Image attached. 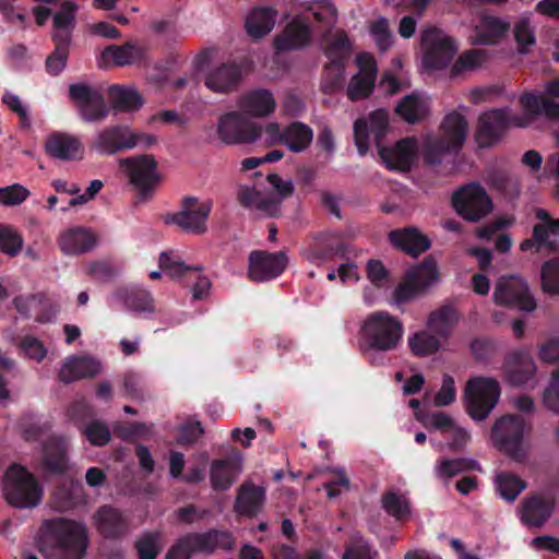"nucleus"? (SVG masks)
I'll use <instances>...</instances> for the list:
<instances>
[{"instance_id": "8", "label": "nucleus", "mask_w": 559, "mask_h": 559, "mask_svg": "<svg viewBox=\"0 0 559 559\" xmlns=\"http://www.w3.org/2000/svg\"><path fill=\"white\" fill-rule=\"evenodd\" d=\"M499 382L489 377L471 378L465 385L463 399L467 414L477 421L488 417L500 399Z\"/></svg>"}, {"instance_id": "36", "label": "nucleus", "mask_w": 559, "mask_h": 559, "mask_svg": "<svg viewBox=\"0 0 559 559\" xmlns=\"http://www.w3.org/2000/svg\"><path fill=\"white\" fill-rule=\"evenodd\" d=\"M276 11L271 8H255L246 17L247 33L255 39L266 36L274 28Z\"/></svg>"}, {"instance_id": "62", "label": "nucleus", "mask_w": 559, "mask_h": 559, "mask_svg": "<svg viewBox=\"0 0 559 559\" xmlns=\"http://www.w3.org/2000/svg\"><path fill=\"white\" fill-rule=\"evenodd\" d=\"M493 485L497 489H526L527 483L515 472L499 469L495 473Z\"/></svg>"}, {"instance_id": "47", "label": "nucleus", "mask_w": 559, "mask_h": 559, "mask_svg": "<svg viewBox=\"0 0 559 559\" xmlns=\"http://www.w3.org/2000/svg\"><path fill=\"white\" fill-rule=\"evenodd\" d=\"M334 239L330 234L316 237L306 251L307 259L312 263H321L332 258L336 253L333 246Z\"/></svg>"}, {"instance_id": "59", "label": "nucleus", "mask_w": 559, "mask_h": 559, "mask_svg": "<svg viewBox=\"0 0 559 559\" xmlns=\"http://www.w3.org/2000/svg\"><path fill=\"white\" fill-rule=\"evenodd\" d=\"M29 194L31 192L26 187L13 183L0 188V203L5 206H16L22 204Z\"/></svg>"}, {"instance_id": "64", "label": "nucleus", "mask_w": 559, "mask_h": 559, "mask_svg": "<svg viewBox=\"0 0 559 559\" xmlns=\"http://www.w3.org/2000/svg\"><path fill=\"white\" fill-rule=\"evenodd\" d=\"M198 552L191 534H187L179 538L168 550L166 559H189L193 554Z\"/></svg>"}, {"instance_id": "18", "label": "nucleus", "mask_w": 559, "mask_h": 559, "mask_svg": "<svg viewBox=\"0 0 559 559\" xmlns=\"http://www.w3.org/2000/svg\"><path fill=\"white\" fill-rule=\"evenodd\" d=\"M555 498L550 491H532L523 499L519 508V516L525 526L540 527L551 516Z\"/></svg>"}, {"instance_id": "10", "label": "nucleus", "mask_w": 559, "mask_h": 559, "mask_svg": "<svg viewBox=\"0 0 559 559\" xmlns=\"http://www.w3.org/2000/svg\"><path fill=\"white\" fill-rule=\"evenodd\" d=\"M525 118H515L511 109H490L478 118L476 141L479 146L488 147L497 143L509 128H525Z\"/></svg>"}, {"instance_id": "24", "label": "nucleus", "mask_w": 559, "mask_h": 559, "mask_svg": "<svg viewBox=\"0 0 559 559\" xmlns=\"http://www.w3.org/2000/svg\"><path fill=\"white\" fill-rule=\"evenodd\" d=\"M243 468V455L238 450L229 451L225 457L211 464L210 477L213 486L227 488L240 476Z\"/></svg>"}, {"instance_id": "26", "label": "nucleus", "mask_w": 559, "mask_h": 559, "mask_svg": "<svg viewBox=\"0 0 559 559\" xmlns=\"http://www.w3.org/2000/svg\"><path fill=\"white\" fill-rule=\"evenodd\" d=\"M241 68L235 61H227L213 67L204 78L205 86L215 93H229L234 91L241 80Z\"/></svg>"}, {"instance_id": "58", "label": "nucleus", "mask_w": 559, "mask_h": 559, "mask_svg": "<svg viewBox=\"0 0 559 559\" xmlns=\"http://www.w3.org/2000/svg\"><path fill=\"white\" fill-rule=\"evenodd\" d=\"M542 286L546 294L559 295V260L546 262L542 269Z\"/></svg>"}, {"instance_id": "39", "label": "nucleus", "mask_w": 559, "mask_h": 559, "mask_svg": "<svg viewBox=\"0 0 559 559\" xmlns=\"http://www.w3.org/2000/svg\"><path fill=\"white\" fill-rule=\"evenodd\" d=\"M512 34L518 51L526 55L536 44V29L532 16L523 14L513 22Z\"/></svg>"}, {"instance_id": "22", "label": "nucleus", "mask_w": 559, "mask_h": 559, "mask_svg": "<svg viewBox=\"0 0 559 559\" xmlns=\"http://www.w3.org/2000/svg\"><path fill=\"white\" fill-rule=\"evenodd\" d=\"M102 362L91 355H70L62 361L58 378L71 383L86 378H94L102 372Z\"/></svg>"}, {"instance_id": "13", "label": "nucleus", "mask_w": 559, "mask_h": 559, "mask_svg": "<svg viewBox=\"0 0 559 559\" xmlns=\"http://www.w3.org/2000/svg\"><path fill=\"white\" fill-rule=\"evenodd\" d=\"M217 135L228 145L253 143L260 139V124L248 119L240 111H228L217 122Z\"/></svg>"}, {"instance_id": "33", "label": "nucleus", "mask_w": 559, "mask_h": 559, "mask_svg": "<svg viewBox=\"0 0 559 559\" xmlns=\"http://www.w3.org/2000/svg\"><path fill=\"white\" fill-rule=\"evenodd\" d=\"M94 518L97 530L107 538H116L127 531V521L117 509L105 506Z\"/></svg>"}, {"instance_id": "7", "label": "nucleus", "mask_w": 559, "mask_h": 559, "mask_svg": "<svg viewBox=\"0 0 559 559\" xmlns=\"http://www.w3.org/2000/svg\"><path fill=\"white\" fill-rule=\"evenodd\" d=\"M155 142L153 135L134 131L128 126H110L95 134L91 147L99 154L115 155L136 146L148 147Z\"/></svg>"}, {"instance_id": "17", "label": "nucleus", "mask_w": 559, "mask_h": 559, "mask_svg": "<svg viewBox=\"0 0 559 559\" xmlns=\"http://www.w3.org/2000/svg\"><path fill=\"white\" fill-rule=\"evenodd\" d=\"M493 299L498 305L513 306L523 311L536 308L527 284L519 276H501L495 287Z\"/></svg>"}, {"instance_id": "48", "label": "nucleus", "mask_w": 559, "mask_h": 559, "mask_svg": "<svg viewBox=\"0 0 559 559\" xmlns=\"http://www.w3.org/2000/svg\"><path fill=\"white\" fill-rule=\"evenodd\" d=\"M265 491H240L235 502V510L245 516H254L265 501Z\"/></svg>"}, {"instance_id": "29", "label": "nucleus", "mask_w": 559, "mask_h": 559, "mask_svg": "<svg viewBox=\"0 0 559 559\" xmlns=\"http://www.w3.org/2000/svg\"><path fill=\"white\" fill-rule=\"evenodd\" d=\"M510 25L503 19L493 15H481L475 25L472 40L478 45H491L502 38Z\"/></svg>"}, {"instance_id": "40", "label": "nucleus", "mask_w": 559, "mask_h": 559, "mask_svg": "<svg viewBox=\"0 0 559 559\" xmlns=\"http://www.w3.org/2000/svg\"><path fill=\"white\" fill-rule=\"evenodd\" d=\"M312 139L311 128L302 122L295 121L284 129L282 145H285L292 152L300 153L308 148Z\"/></svg>"}, {"instance_id": "31", "label": "nucleus", "mask_w": 559, "mask_h": 559, "mask_svg": "<svg viewBox=\"0 0 559 559\" xmlns=\"http://www.w3.org/2000/svg\"><path fill=\"white\" fill-rule=\"evenodd\" d=\"M143 57V49L134 44L127 43L122 46H109L105 48L98 59L99 67L128 66Z\"/></svg>"}, {"instance_id": "32", "label": "nucleus", "mask_w": 559, "mask_h": 559, "mask_svg": "<svg viewBox=\"0 0 559 559\" xmlns=\"http://www.w3.org/2000/svg\"><path fill=\"white\" fill-rule=\"evenodd\" d=\"M519 102L524 111L513 115L515 118H525L527 120L525 127L530 126L537 116L542 114L551 115L559 109L552 100L542 93H524L520 96Z\"/></svg>"}, {"instance_id": "34", "label": "nucleus", "mask_w": 559, "mask_h": 559, "mask_svg": "<svg viewBox=\"0 0 559 559\" xmlns=\"http://www.w3.org/2000/svg\"><path fill=\"white\" fill-rule=\"evenodd\" d=\"M430 109L429 98L421 93L406 95L396 106V112L408 123L425 119Z\"/></svg>"}, {"instance_id": "21", "label": "nucleus", "mask_w": 559, "mask_h": 559, "mask_svg": "<svg viewBox=\"0 0 559 559\" xmlns=\"http://www.w3.org/2000/svg\"><path fill=\"white\" fill-rule=\"evenodd\" d=\"M287 266L283 252L269 253L253 251L249 255L248 276L254 282H265L277 277Z\"/></svg>"}, {"instance_id": "42", "label": "nucleus", "mask_w": 559, "mask_h": 559, "mask_svg": "<svg viewBox=\"0 0 559 559\" xmlns=\"http://www.w3.org/2000/svg\"><path fill=\"white\" fill-rule=\"evenodd\" d=\"M409 85V80L403 71L402 60H393L391 68L384 72L380 81V88L389 95H394Z\"/></svg>"}, {"instance_id": "14", "label": "nucleus", "mask_w": 559, "mask_h": 559, "mask_svg": "<svg viewBox=\"0 0 559 559\" xmlns=\"http://www.w3.org/2000/svg\"><path fill=\"white\" fill-rule=\"evenodd\" d=\"M119 166L142 197L151 194L162 181L156 160L152 155L122 158L119 160Z\"/></svg>"}, {"instance_id": "15", "label": "nucleus", "mask_w": 559, "mask_h": 559, "mask_svg": "<svg viewBox=\"0 0 559 559\" xmlns=\"http://www.w3.org/2000/svg\"><path fill=\"white\" fill-rule=\"evenodd\" d=\"M213 203L210 199L186 197L180 210L171 215L169 222L191 234L202 235L207 230V218Z\"/></svg>"}, {"instance_id": "55", "label": "nucleus", "mask_w": 559, "mask_h": 559, "mask_svg": "<svg viewBox=\"0 0 559 559\" xmlns=\"http://www.w3.org/2000/svg\"><path fill=\"white\" fill-rule=\"evenodd\" d=\"M160 533H144L136 542L135 547L140 559H155L159 552Z\"/></svg>"}, {"instance_id": "60", "label": "nucleus", "mask_w": 559, "mask_h": 559, "mask_svg": "<svg viewBox=\"0 0 559 559\" xmlns=\"http://www.w3.org/2000/svg\"><path fill=\"white\" fill-rule=\"evenodd\" d=\"M20 348L26 358L37 362L43 361L48 353L43 342L33 335H25L21 340Z\"/></svg>"}, {"instance_id": "38", "label": "nucleus", "mask_w": 559, "mask_h": 559, "mask_svg": "<svg viewBox=\"0 0 559 559\" xmlns=\"http://www.w3.org/2000/svg\"><path fill=\"white\" fill-rule=\"evenodd\" d=\"M68 443L63 438H51L44 448L43 464L53 473H61L67 468Z\"/></svg>"}, {"instance_id": "3", "label": "nucleus", "mask_w": 559, "mask_h": 559, "mask_svg": "<svg viewBox=\"0 0 559 559\" xmlns=\"http://www.w3.org/2000/svg\"><path fill=\"white\" fill-rule=\"evenodd\" d=\"M39 535L45 559H83L90 543L85 525L64 518L45 521Z\"/></svg>"}, {"instance_id": "25", "label": "nucleus", "mask_w": 559, "mask_h": 559, "mask_svg": "<svg viewBox=\"0 0 559 559\" xmlns=\"http://www.w3.org/2000/svg\"><path fill=\"white\" fill-rule=\"evenodd\" d=\"M114 300L126 310L141 317H148L155 312L152 294L141 286L119 288L112 296Z\"/></svg>"}, {"instance_id": "50", "label": "nucleus", "mask_w": 559, "mask_h": 559, "mask_svg": "<svg viewBox=\"0 0 559 559\" xmlns=\"http://www.w3.org/2000/svg\"><path fill=\"white\" fill-rule=\"evenodd\" d=\"M415 418L420 421L427 429H436L441 431L443 436L453 427L455 420L443 412L423 413L416 412Z\"/></svg>"}, {"instance_id": "61", "label": "nucleus", "mask_w": 559, "mask_h": 559, "mask_svg": "<svg viewBox=\"0 0 559 559\" xmlns=\"http://www.w3.org/2000/svg\"><path fill=\"white\" fill-rule=\"evenodd\" d=\"M159 267L165 274L173 278L181 277L187 271L192 267L182 263L177 255L171 252H162L159 255Z\"/></svg>"}, {"instance_id": "54", "label": "nucleus", "mask_w": 559, "mask_h": 559, "mask_svg": "<svg viewBox=\"0 0 559 559\" xmlns=\"http://www.w3.org/2000/svg\"><path fill=\"white\" fill-rule=\"evenodd\" d=\"M369 33L376 46L382 51H386L392 45V34L389 28V22L384 17H379L369 24Z\"/></svg>"}, {"instance_id": "52", "label": "nucleus", "mask_w": 559, "mask_h": 559, "mask_svg": "<svg viewBox=\"0 0 559 559\" xmlns=\"http://www.w3.org/2000/svg\"><path fill=\"white\" fill-rule=\"evenodd\" d=\"M43 491H4V500L16 509H33L43 500Z\"/></svg>"}, {"instance_id": "27", "label": "nucleus", "mask_w": 559, "mask_h": 559, "mask_svg": "<svg viewBox=\"0 0 559 559\" xmlns=\"http://www.w3.org/2000/svg\"><path fill=\"white\" fill-rule=\"evenodd\" d=\"M57 243L66 255H80L95 247L96 237L92 230L75 226L62 230Z\"/></svg>"}, {"instance_id": "51", "label": "nucleus", "mask_w": 559, "mask_h": 559, "mask_svg": "<svg viewBox=\"0 0 559 559\" xmlns=\"http://www.w3.org/2000/svg\"><path fill=\"white\" fill-rule=\"evenodd\" d=\"M411 350L416 356H428L436 353L440 343L439 340L426 331L415 333L408 338Z\"/></svg>"}, {"instance_id": "41", "label": "nucleus", "mask_w": 559, "mask_h": 559, "mask_svg": "<svg viewBox=\"0 0 559 559\" xmlns=\"http://www.w3.org/2000/svg\"><path fill=\"white\" fill-rule=\"evenodd\" d=\"M5 489H39L37 478L25 466L11 463L3 475Z\"/></svg>"}, {"instance_id": "37", "label": "nucleus", "mask_w": 559, "mask_h": 559, "mask_svg": "<svg viewBox=\"0 0 559 559\" xmlns=\"http://www.w3.org/2000/svg\"><path fill=\"white\" fill-rule=\"evenodd\" d=\"M109 100L115 111H135L143 105V99L133 87L112 85L108 91Z\"/></svg>"}, {"instance_id": "20", "label": "nucleus", "mask_w": 559, "mask_h": 559, "mask_svg": "<svg viewBox=\"0 0 559 559\" xmlns=\"http://www.w3.org/2000/svg\"><path fill=\"white\" fill-rule=\"evenodd\" d=\"M356 64L358 72L350 79L347 86V95L354 102L364 99L371 94L378 74L377 62L369 52L358 53Z\"/></svg>"}, {"instance_id": "45", "label": "nucleus", "mask_w": 559, "mask_h": 559, "mask_svg": "<svg viewBox=\"0 0 559 559\" xmlns=\"http://www.w3.org/2000/svg\"><path fill=\"white\" fill-rule=\"evenodd\" d=\"M488 60V53L484 49H469L462 52L454 64L451 72L459 75L464 72L474 71L481 68Z\"/></svg>"}, {"instance_id": "46", "label": "nucleus", "mask_w": 559, "mask_h": 559, "mask_svg": "<svg viewBox=\"0 0 559 559\" xmlns=\"http://www.w3.org/2000/svg\"><path fill=\"white\" fill-rule=\"evenodd\" d=\"M382 507L389 515L397 521H403L411 516L408 499L401 491H386L382 497Z\"/></svg>"}, {"instance_id": "43", "label": "nucleus", "mask_w": 559, "mask_h": 559, "mask_svg": "<svg viewBox=\"0 0 559 559\" xmlns=\"http://www.w3.org/2000/svg\"><path fill=\"white\" fill-rule=\"evenodd\" d=\"M459 320L457 311L450 305H444L433 311L428 319V328L442 336L450 333Z\"/></svg>"}, {"instance_id": "2", "label": "nucleus", "mask_w": 559, "mask_h": 559, "mask_svg": "<svg viewBox=\"0 0 559 559\" xmlns=\"http://www.w3.org/2000/svg\"><path fill=\"white\" fill-rule=\"evenodd\" d=\"M310 16L317 23L318 29L323 31L324 55L329 63L324 69L322 87L325 92H332L342 84L345 64L352 53V43L347 34L342 29L332 31L337 22V11L332 2L314 0L300 4V12L274 38L273 45L281 52L300 49L310 44Z\"/></svg>"}, {"instance_id": "19", "label": "nucleus", "mask_w": 559, "mask_h": 559, "mask_svg": "<svg viewBox=\"0 0 559 559\" xmlns=\"http://www.w3.org/2000/svg\"><path fill=\"white\" fill-rule=\"evenodd\" d=\"M43 146L47 155L62 162L82 160L85 154L80 136L64 131L48 133Z\"/></svg>"}, {"instance_id": "35", "label": "nucleus", "mask_w": 559, "mask_h": 559, "mask_svg": "<svg viewBox=\"0 0 559 559\" xmlns=\"http://www.w3.org/2000/svg\"><path fill=\"white\" fill-rule=\"evenodd\" d=\"M192 542L198 552L212 554L216 550H229L235 545V539L226 531H209L191 534Z\"/></svg>"}, {"instance_id": "5", "label": "nucleus", "mask_w": 559, "mask_h": 559, "mask_svg": "<svg viewBox=\"0 0 559 559\" xmlns=\"http://www.w3.org/2000/svg\"><path fill=\"white\" fill-rule=\"evenodd\" d=\"M532 424L522 415H504L496 420L490 439L495 447L518 462L531 450Z\"/></svg>"}, {"instance_id": "30", "label": "nucleus", "mask_w": 559, "mask_h": 559, "mask_svg": "<svg viewBox=\"0 0 559 559\" xmlns=\"http://www.w3.org/2000/svg\"><path fill=\"white\" fill-rule=\"evenodd\" d=\"M389 238L394 247L417 257L430 248V240L414 227L396 229L390 233Z\"/></svg>"}, {"instance_id": "57", "label": "nucleus", "mask_w": 559, "mask_h": 559, "mask_svg": "<svg viewBox=\"0 0 559 559\" xmlns=\"http://www.w3.org/2000/svg\"><path fill=\"white\" fill-rule=\"evenodd\" d=\"M57 46L53 52L46 60V68L50 74H59L66 67L68 59V36L62 40H56Z\"/></svg>"}, {"instance_id": "44", "label": "nucleus", "mask_w": 559, "mask_h": 559, "mask_svg": "<svg viewBox=\"0 0 559 559\" xmlns=\"http://www.w3.org/2000/svg\"><path fill=\"white\" fill-rule=\"evenodd\" d=\"M78 5L72 1H66L62 3L60 10L53 16V26L56 33L53 35L55 40H62L64 36L70 39V31L74 26L75 13Z\"/></svg>"}, {"instance_id": "49", "label": "nucleus", "mask_w": 559, "mask_h": 559, "mask_svg": "<svg viewBox=\"0 0 559 559\" xmlns=\"http://www.w3.org/2000/svg\"><path fill=\"white\" fill-rule=\"evenodd\" d=\"M476 462H469L465 459L441 457L436 462L433 473L440 480H448L456 476L462 471L476 466Z\"/></svg>"}, {"instance_id": "23", "label": "nucleus", "mask_w": 559, "mask_h": 559, "mask_svg": "<svg viewBox=\"0 0 559 559\" xmlns=\"http://www.w3.org/2000/svg\"><path fill=\"white\" fill-rule=\"evenodd\" d=\"M535 362L524 350L509 355L503 367L506 380L514 386L535 385Z\"/></svg>"}, {"instance_id": "12", "label": "nucleus", "mask_w": 559, "mask_h": 559, "mask_svg": "<svg viewBox=\"0 0 559 559\" xmlns=\"http://www.w3.org/2000/svg\"><path fill=\"white\" fill-rule=\"evenodd\" d=\"M439 274L433 259L427 258L423 263L409 269L405 278L394 289L393 300L403 304L423 294L438 281Z\"/></svg>"}, {"instance_id": "53", "label": "nucleus", "mask_w": 559, "mask_h": 559, "mask_svg": "<svg viewBox=\"0 0 559 559\" xmlns=\"http://www.w3.org/2000/svg\"><path fill=\"white\" fill-rule=\"evenodd\" d=\"M22 246L23 238L20 233L12 226L0 224V251L9 255H16Z\"/></svg>"}, {"instance_id": "11", "label": "nucleus", "mask_w": 559, "mask_h": 559, "mask_svg": "<svg viewBox=\"0 0 559 559\" xmlns=\"http://www.w3.org/2000/svg\"><path fill=\"white\" fill-rule=\"evenodd\" d=\"M456 213L464 219L477 222L492 212L493 203L487 191L477 182L456 190L452 198Z\"/></svg>"}, {"instance_id": "56", "label": "nucleus", "mask_w": 559, "mask_h": 559, "mask_svg": "<svg viewBox=\"0 0 559 559\" xmlns=\"http://www.w3.org/2000/svg\"><path fill=\"white\" fill-rule=\"evenodd\" d=\"M84 491H52L50 508L57 512H66L76 508Z\"/></svg>"}, {"instance_id": "63", "label": "nucleus", "mask_w": 559, "mask_h": 559, "mask_svg": "<svg viewBox=\"0 0 559 559\" xmlns=\"http://www.w3.org/2000/svg\"><path fill=\"white\" fill-rule=\"evenodd\" d=\"M377 551H372L368 543L359 535H354L350 545L343 554V559H374Z\"/></svg>"}, {"instance_id": "4", "label": "nucleus", "mask_w": 559, "mask_h": 559, "mask_svg": "<svg viewBox=\"0 0 559 559\" xmlns=\"http://www.w3.org/2000/svg\"><path fill=\"white\" fill-rule=\"evenodd\" d=\"M404 333L402 322L386 311L367 316L360 330L359 348L373 365L382 362V353L395 349Z\"/></svg>"}, {"instance_id": "6", "label": "nucleus", "mask_w": 559, "mask_h": 559, "mask_svg": "<svg viewBox=\"0 0 559 559\" xmlns=\"http://www.w3.org/2000/svg\"><path fill=\"white\" fill-rule=\"evenodd\" d=\"M267 191L263 193L255 187L243 186L239 190L240 203L261 217L276 216L280 213L281 202L294 191L290 180H283L278 175L266 177Z\"/></svg>"}, {"instance_id": "28", "label": "nucleus", "mask_w": 559, "mask_h": 559, "mask_svg": "<svg viewBox=\"0 0 559 559\" xmlns=\"http://www.w3.org/2000/svg\"><path fill=\"white\" fill-rule=\"evenodd\" d=\"M237 105L247 117L264 118L274 112L276 100L270 91L254 90L242 94Z\"/></svg>"}, {"instance_id": "9", "label": "nucleus", "mask_w": 559, "mask_h": 559, "mask_svg": "<svg viewBox=\"0 0 559 559\" xmlns=\"http://www.w3.org/2000/svg\"><path fill=\"white\" fill-rule=\"evenodd\" d=\"M420 49L425 68L441 69L453 59L459 46L442 29L429 26L420 33Z\"/></svg>"}, {"instance_id": "16", "label": "nucleus", "mask_w": 559, "mask_h": 559, "mask_svg": "<svg viewBox=\"0 0 559 559\" xmlns=\"http://www.w3.org/2000/svg\"><path fill=\"white\" fill-rule=\"evenodd\" d=\"M69 93L83 121L88 123L99 122L108 116L109 108L98 88L84 83H76L70 86Z\"/></svg>"}, {"instance_id": "1", "label": "nucleus", "mask_w": 559, "mask_h": 559, "mask_svg": "<svg viewBox=\"0 0 559 559\" xmlns=\"http://www.w3.org/2000/svg\"><path fill=\"white\" fill-rule=\"evenodd\" d=\"M389 128V115L384 109L369 114L367 118L354 123L355 144L360 155H365L374 139L378 153L383 164L391 170L407 171L423 152L429 163H436L442 153L457 152L467 134V122L461 114L447 115L441 123L440 138L427 136L423 146L415 136H407L392 146L380 144Z\"/></svg>"}]
</instances>
